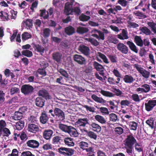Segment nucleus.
I'll return each mask as SVG.
<instances>
[{"instance_id":"obj_1","label":"nucleus","mask_w":156,"mask_h":156,"mask_svg":"<svg viewBox=\"0 0 156 156\" xmlns=\"http://www.w3.org/2000/svg\"><path fill=\"white\" fill-rule=\"evenodd\" d=\"M124 142L126 152L129 156H133V146L137 143V142L133 134L128 135L124 141Z\"/></svg>"},{"instance_id":"obj_2","label":"nucleus","mask_w":156,"mask_h":156,"mask_svg":"<svg viewBox=\"0 0 156 156\" xmlns=\"http://www.w3.org/2000/svg\"><path fill=\"white\" fill-rule=\"evenodd\" d=\"M59 128L62 130L68 133L72 136L76 137L79 135V133L77 130L72 126L61 124L59 125Z\"/></svg>"},{"instance_id":"obj_3","label":"nucleus","mask_w":156,"mask_h":156,"mask_svg":"<svg viewBox=\"0 0 156 156\" xmlns=\"http://www.w3.org/2000/svg\"><path fill=\"white\" fill-rule=\"evenodd\" d=\"M6 124L4 120L0 121V136L3 134V136L8 137L11 133L9 129L6 127Z\"/></svg>"},{"instance_id":"obj_4","label":"nucleus","mask_w":156,"mask_h":156,"mask_svg":"<svg viewBox=\"0 0 156 156\" xmlns=\"http://www.w3.org/2000/svg\"><path fill=\"white\" fill-rule=\"evenodd\" d=\"M22 93L25 96H29L34 91L33 87L29 84H25L22 85L21 88Z\"/></svg>"},{"instance_id":"obj_5","label":"nucleus","mask_w":156,"mask_h":156,"mask_svg":"<svg viewBox=\"0 0 156 156\" xmlns=\"http://www.w3.org/2000/svg\"><path fill=\"white\" fill-rule=\"evenodd\" d=\"M54 112L57 121H62L65 119V113L61 109L55 107L54 109Z\"/></svg>"},{"instance_id":"obj_6","label":"nucleus","mask_w":156,"mask_h":156,"mask_svg":"<svg viewBox=\"0 0 156 156\" xmlns=\"http://www.w3.org/2000/svg\"><path fill=\"white\" fill-rule=\"evenodd\" d=\"M58 152L65 156H72L74 154V149L62 147L58 149Z\"/></svg>"},{"instance_id":"obj_7","label":"nucleus","mask_w":156,"mask_h":156,"mask_svg":"<svg viewBox=\"0 0 156 156\" xmlns=\"http://www.w3.org/2000/svg\"><path fill=\"white\" fill-rule=\"evenodd\" d=\"M156 98H154L152 100H149L147 103L145 104V108L146 110L150 112L152 110L154 107L156 106Z\"/></svg>"},{"instance_id":"obj_8","label":"nucleus","mask_w":156,"mask_h":156,"mask_svg":"<svg viewBox=\"0 0 156 156\" xmlns=\"http://www.w3.org/2000/svg\"><path fill=\"white\" fill-rule=\"evenodd\" d=\"M73 60L78 64L83 65L86 63V60L82 55L78 54H75L73 56Z\"/></svg>"},{"instance_id":"obj_9","label":"nucleus","mask_w":156,"mask_h":156,"mask_svg":"<svg viewBox=\"0 0 156 156\" xmlns=\"http://www.w3.org/2000/svg\"><path fill=\"white\" fill-rule=\"evenodd\" d=\"M90 120L87 118H80L78 119L76 123L79 126L85 127L87 125H89L90 124Z\"/></svg>"},{"instance_id":"obj_10","label":"nucleus","mask_w":156,"mask_h":156,"mask_svg":"<svg viewBox=\"0 0 156 156\" xmlns=\"http://www.w3.org/2000/svg\"><path fill=\"white\" fill-rule=\"evenodd\" d=\"M78 51L87 57H89L90 55V49L89 48L84 45H80L78 48Z\"/></svg>"},{"instance_id":"obj_11","label":"nucleus","mask_w":156,"mask_h":156,"mask_svg":"<svg viewBox=\"0 0 156 156\" xmlns=\"http://www.w3.org/2000/svg\"><path fill=\"white\" fill-rule=\"evenodd\" d=\"M26 144L27 147L33 149L38 148L40 145L39 142L35 140H30L27 141Z\"/></svg>"},{"instance_id":"obj_12","label":"nucleus","mask_w":156,"mask_h":156,"mask_svg":"<svg viewBox=\"0 0 156 156\" xmlns=\"http://www.w3.org/2000/svg\"><path fill=\"white\" fill-rule=\"evenodd\" d=\"M70 2H68L65 4V12L67 15L72 14L71 13L72 8V5L74 2V0H70Z\"/></svg>"},{"instance_id":"obj_13","label":"nucleus","mask_w":156,"mask_h":156,"mask_svg":"<svg viewBox=\"0 0 156 156\" xmlns=\"http://www.w3.org/2000/svg\"><path fill=\"white\" fill-rule=\"evenodd\" d=\"M118 50L122 53L126 54L128 52V47L122 43H119L117 45Z\"/></svg>"},{"instance_id":"obj_14","label":"nucleus","mask_w":156,"mask_h":156,"mask_svg":"<svg viewBox=\"0 0 156 156\" xmlns=\"http://www.w3.org/2000/svg\"><path fill=\"white\" fill-rule=\"evenodd\" d=\"M52 56L53 59L59 63L61 61L62 54L60 52H55L52 54Z\"/></svg>"},{"instance_id":"obj_15","label":"nucleus","mask_w":156,"mask_h":156,"mask_svg":"<svg viewBox=\"0 0 156 156\" xmlns=\"http://www.w3.org/2000/svg\"><path fill=\"white\" fill-rule=\"evenodd\" d=\"M38 94L39 96L42 97L46 100L51 99L52 98L48 92L44 89L39 90Z\"/></svg>"},{"instance_id":"obj_16","label":"nucleus","mask_w":156,"mask_h":156,"mask_svg":"<svg viewBox=\"0 0 156 156\" xmlns=\"http://www.w3.org/2000/svg\"><path fill=\"white\" fill-rule=\"evenodd\" d=\"M32 45L34 50L37 52H39L41 55H42L44 53L45 48L41 44L33 43Z\"/></svg>"},{"instance_id":"obj_17","label":"nucleus","mask_w":156,"mask_h":156,"mask_svg":"<svg viewBox=\"0 0 156 156\" xmlns=\"http://www.w3.org/2000/svg\"><path fill=\"white\" fill-rule=\"evenodd\" d=\"M53 131L51 129H45L43 132V137L46 140H49L52 136Z\"/></svg>"},{"instance_id":"obj_18","label":"nucleus","mask_w":156,"mask_h":156,"mask_svg":"<svg viewBox=\"0 0 156 156\" xmlns=\"http://www.w3.org/2000/svg\"><path fill=\"white\" fill-rule=\"evenodd\" d=\"M28 130L29 132L36 133L39 130L38 126L35 124L30 123L28 125Z\"/></svg>"},{"instance_id":"obj_19","label":"nucleus","mask_w":156,"mask_h":156,"mask_svg":"<svg viewBox=\"0 0 156 156\" xmlns=\"http://www.w3.org/2000/svg\"><path fill=\"white\" fill-rule=\"evenodd\" d=\"M64 31L66 34L69 36L72 35L75 33V29L74 27L70 25L65 27Z\"/></svg>"},{"instance_id":"obj_20","label":"nucleus","mask_w":156,"mask_h":156,"mask_svg":"<svg viewBox=\"0 0 156 156\" xmlns=\"http://www.w3.org/2000/svg\"><path fill=\"white\" fill-rule=\"evenodd\" d=\"M89 126L92 127V129L94 131L99 132L101 130V127L98 124L92 122L91 120Z\"/></svg>"},{"instance_id":"obj_21","label":"nucleus","mask_w":156,"mask_h":156,"mask_svg":"<svg viewBox=\"0 0 156 156\" xmlns=\"http://www.w3.org/2000/svg\"><path fill=\"white\" fill-rule=\"evenodd\" d=\"M126 44L132 51L136 53L138 52V49L133 42L130 41H128L126 42Z\"/></svg>"},{"instance_id":"obj_22","label":"nucleus","mask_w":156,"mask_h":156,"mask_svg":"<svg viewBox=\"0 0 156 156\" xmlns=\"http://www.w3.org/2000/svg\"><path fill=\"white\" fill-rule=\"evenodd\" d=\"M49 118L45 112H42L40 118V122L42 124H45L48 120Z\"/></svg>"},{"instance_id":"obj_23","label":"nucleus","mask_w":156,"mask_h":156,"mask_svg":"<svg viewBox=\"0 0 156 156\" xmlns=\"http://www.w3.org/2000/svg\"><path fill=\"white\" fill-rule=\"evenodd\" d=\"M63 140L65 144L69 147L73 146L74 145L73 140L71 137H65Z\"/></svg>"},{"instance_id":"obj_24","label":"nucleus","mask_w":156,"mask_h":156,"mask_svg":"<svg viewBox=\"0 0 156 156\" xmlns=\"http://www.w3.org/2000/svg\"><path fill=\"white\" fill-rule=\"evenodd\" d=\"M85 132L86 134L90 138L96 140L97 138V135L94 132L91 131H88L86 129H83L82 130V132Z\"/></svg>"},{"instance_id":"obj_25","label":"nucleus","mask_w":156,"mask_h":156,"mask_svg":"<svg viewBox=\"0 0 156 156\" xmlns=\"http://www.w3.org/2000/svg\"><path fill=\"white\" fill-rule=\"evenodd\" d=\"M45 101L42 98L37 97L35 100V105L37 106L42 107L44 105Z\"/></svg>"},{"instance_id":"obj_26","label":"nucleus","mask_w":156,"mask_h":156,"mask_svg":"<svg viewBox=\"0 0 156 156\" xmlns=\"http://www.w3.org/2000/svg\"><path fill=\"white\" fill-rule=\"evenodd\" d=\"M134 41L138 46L140 47L143 46V40H142L141 36H135L134 38Z\"/></svg>"},{"instance_id":"obj_27","label":"nucleus","mask_w":156,"mask_h":156,"mask_svg":"<svg viewBox=\"0 0 156 156\" xmlns=\"http://www.w3.org/2000/svg\"><path fill=\"white\" fill-rule=\"evenodd\" d=\"M89 30L88 28L80 26L77 27L76 29L77 32L80 34H83L87 33Z\"/></svg>"},{"instance_id":"obj_28","label":"nucleus","mask_w":156,"mask_h":156,"mask_svg":"<svg viewBox=\"0 0 156 156\" xmlns=\"http://www.w3.org/2000/svg\"><path fill=\"white\" fill-rule=\"evenodd\" d=\"M123 80L126 83H130L133 82L135 79L131 75H126L124 76Z\"/></svg>"},{"instance_id":"obj_29","label":"nucleus","mask_w":156,"mask_h":156,"mask_svg":"<svg viewBox=\"0 0 156 156\" xmlns=\"http://www.w3.org/2000/svg\"><path fill=\"white\" fill-rule=\"evenodd\" d=\"M93 66L94 68L96 69L97 71L103 72L104 71V68L103 66L98 62L94 61L93 63Z\"/></svg>"},{"instance_id":"obj_30","label":"nucleus","mask_w":156,"mask_h":156,"mask_svg":"<svg viewBox=\"0 0 156 156\" xmlns=\"http://www.w3.org/2000/svg\"><path fill=\"white\" fill-rule=\"evenodd\" d=\"M108 81L110 84H117L119 82L120 78H117L115 79L113 78L109 77L108 79Z\"/></svg>"},{"instance_id":"obj_31","label":"nucleus","mask_w":156,"mask_h":156,"mask_svg":"<svg viewBox=\"0 0 156 156\" xmlns=\"http://www.w3.org/2000/svg\"><path fill=\"white\" fill-rule=\"evenodd\" d=\"M91 98L95 101L100 103H105L106 101L102 98L98 97L95 94H93L91 96Z\"/></svg>"},{"instance_id":"obj_32","label":"nucleus","mask_w":156,"mask_h":156,"mask_svg":"<svg viewBox=\"0 0 156 156\" xmlns=\"http://www.w3.org/2000/svg\"><path fill=\"white\" fill-rule=\"evenodd\" d=\"M15 126L17 130H21L24 126V121L20 120L16 123Z\"/></svg>"},{"instance_id":"obj_33","label":"nucleus","mask_w":156,"mask_h":156,"mask_svg":"<svg viewBox=\"0 0 156 156\" xmlns=\"http://www.w3.org/2000/svg\"><path fill=\"white\" fill-rule=\"evenodd\" d=\"M86 151L88 152L87 154V156H94V153H95L94 148L92 147H89L85 149Z\"/></svg>"},{"instance_id":"obj_34","label":"nucleus","mask_w":156,"mask_h":156,"mask_svg":"<svg viewBox=\"0 0 156 156\" xmlns=\"http://www.w3.org/2000/svg\"><path fill=\"white\" fill-rule=\"evenodd\" d=\"M129 125L130 130H136L138 126V123L134 121H131L129 122Z\"/></svg>"},{"instance_id":"obj_35","label":"nucleus","mask_w":156,"mask_h":156,"mask_svg":"<svg viewBox=\"0 0 156 156\" xmlns=\"http://www.w3.org/2000/svg\"><path fill=\"white\" fill-rule=\"evenodd\" d=\"M23 117V113L22 112H16L13 116V119L15 120H19L21 119Z\"/></svg>"},{"instance_id":"obj_36","label":"nucleus","mask_w":156,"mask_h":156,"mask_svg":"<svg viewBox=\"0 0 156 156\" xmlns=\"http://www.w3.org/2000/svg\"><path fill=\"white\" fill-rule=\"evenodd\" d=\"M85 40L95 46L98 45L99 44V42L96 40L92 37L86 38Z\"/></svg>"},{"instance_id":"obj_37","label":"nucleus","mask_w":156,"mask_h":156,"mask_svg":"<svg viewBox=\"0 0 156 156\" xmlns=\"http://www.w3.org/2000/svg\"><path fill=\"white\" fill-rule=\"evenodd\" d=\"M147 24L150 27L151 30L154 33L156 34V23L154 22H148Z\"/></svg>"},{"instance_id":"obj_38","label":"nucleus","mask_w":156,"mask_h":156,"mask_svg":"<svg viewBox=\"0 0 156 156\" xmlns=\"http://www.w3.org/2000/svg\"><path fill=\"white\" fill-rule=\"evenodd\" d=\"M140 30L146 35H150L151 33L150 30L146 27H140Z\"/></svg>"},{"instance_id":"obj_39","label":"nucleus","mask_w":156,"mask_h":156,"mask_svg":"<svg viewBox=\"0 0 156 156\" xmlns=\"http://www.w3.org/2000/svg\"><path fill=\"white\" fill-rule=\"evenodd\" d=\"M95 119L97 121L101 124H105L106 122L104 117L99 115H95Z\"/></svg>"},{"instance_id":"obj_40","label":"nucleus","mask_w":156,"mask_h":156,"mask_svg":"<svg viewBox=\"0 0 156 156\" xmlns=\"http://www.w3.org/2000/svg\"><path fill=\"white\" fill-rule=\"evenodd\" d=\"M133 14L140 17V19H144L147 17L145 13L140 11H135L133 12Z\"/></svg>"},{"instance_id":"obj_41","label":"nucleus","mask_w":156,"mask_h":156,"mask_svg":"<svg viewBox=\"0 0 156 156\" xmlns=\"http://www.w3.org/2000/svg\"><path fill=\"white\" fill-rule=\"evenodd\" d=\"M100 93L103 95L109 97H112L115 96V94L112 93L109 91H106L104 90H101L100 91Z\"/></svg>"},{"instance_id":"obj_42","label":"nucleus","mask_w":156,"mask_h":156,"mask_svg":"<svg viewBox=\"0 0 156 156\" xmlns=\"http://www.w3.org/2000/svg\"><path fill=\"white\" fill-rule=\"evenodd\" d=\"M51 32V30L49 28H45L43 30V35L44 38H47L49 37Z\"/></svg>"},{"instance_id":"obj_43","label":"nucleus","mask_w":156,"mask_h":156,"mask_svg":"<svg viewBox=\"0 0 156 156\" xmlns=\"http://www.w3.org/2000/svg\"><path fill=\"white\" fill-rule=\"evenodd\" d=\"M41 13L40 16L43 17L44 20L48 19L49 18V12L48 11L47 12V14L44 16L46 13V10L45 9H41L40 10Z\"/></svg>"},{"instance_id":"obj_44","label":"nucleus","mask_w":156,"mask_h":156,"mask_svg":"<svg viewBox=\"0 0 156 156\" xmlns=\"http://www.w3.org/2000/svg\"><path fill=\"white\" fill-rule=\"evenodd\" d=\"M110 120L112 122H115L116 121H119V120L118 119L117 115L115 113H112L109 115Z\"/></svg>"},{"instance_id":"obj_45","label":"nucleus","mask_w":156,"mask_h":156,"mask_svg":"<svg viewBox=\"0 0 156 156\" xmlns=\"http://www.w3.org/2000/svg\"><path fill=\"white\" fill-rule=\"evenodd\" d=\"M108 39L109 42L113 43L115 44H118L119 41L116 38L113 36H108Z\"/></svg>"},{"instance_id":"obj_46","label":"nucleus","mask_w":156,"mask_h":156,"mask_svg":"<svg viewBox=\"0 0 156 156\" xmlns=\"http://www.w3.org/2000/svg\"><path fill=\"white\" fill-rule=\"evenodd\" d=\"M22 54L23 55L28 57H30L33 56L32 52L29 50H23L22 52Z\"/></svg>"},{"instance_id":"obj_47","label":"nucleus","mask_w":156,"mask_h":156,"mask_svg":"<svg viewBox=\"0 0 156 156\" xmlns=\"http://www.w3.org/2000/svg\"><path fill=\"white\" fill-rule=\"evenodd\" d=\"M113 92L115 93V95L117 96L120 97H122L123 96V95H122L123 94V93L119 89L114 88L113 89Z\"/></svg>"},{"instance_id":"obj_48","label":"nucleus","mask_w":156,"mask_h":156,"mask_svg":"<svg viewBox=\"0 0 156 156\" xmlns=\"http://www.w3.org/2000/svg\"><path fill=\"white\" fill-rule=\"evenodd\" d=\"M89 16H87L83 14H82L79 17V19L80 20L82 21H87L90 19Z\"/></svg>"},{"instance_id":"obj_49","label":"nucleus","mask_w":156,"mask_h":156,"mask_svg":"<svg viewBox=\"0 0 156 156\" xmlns=\"http://www.w3.org/2000/svg\"><path fill=\"white\" fill-rule=\"evenodd\" d=\"M31 35L26 32H24L22 35V38L23 41H25L31 38Z\"/></svg>"},{"instance_id":"obj_50","label":"nucleus","mask_w":156,"mask_h":156,"mask_svg":"<svg viewBox=\"0 0 156 156\" xmlns=\"http://www.w3.org/2000/svg\"><path fill=\"white\" fill-rule=\"evenodd\" d=\"M146 123L148 125L151 129L154 127V120L152 117H150L146 121Z\"/></svg>"},{"instance_id":"obj_51","label":"nucleus","mask_w":156,"mask_h":156,"mask_svg":"<svg viewBox=\"0 0 156 156\" xmlns=\"http://www.w3.org/2000/svg\"><path fill=\"white\" fill-rule=\"evenodd\" d=\"M108 57L112 63H116L117 62V57L116 55H108Z\"/></svg>"},{"instance_id":"obj_52","label":"nucleus","mask_w":156,"mask_h":156,"mask_svg":"<svg viewBox=\"0 0 156 156\" xmlns=\"http://www.w3.org/2000/svg\"><path fill=\"white\" fill-rule=\"evenodd\" d=\"M80 147L83 150H85L88 146V144L87 143L82 141L80 142L79 144Z\"/></svg>"},{"instance_id":"obj_53","label":"nucleus","mask_w":156,"mask_h":156,"mask_svg":"<svg viewBox=\"0 0 156 156\" xmlns=\"http://www.w3.org/2000/svg\"><path fill=\"white\" fill-rule=\"evenodd\" d=\"M20 92V90L19 88L15 87H12L10 90L11 95H13L15 94L18 93Z\"/></svg>"},{"instance_id":"obj_54","label":"nucleus","mask_w":156,"mask_h":156,"mask_svg":"<svg viewBox=\"0 0 156 156\" xmlns=\"http://www.w3.org/2000/svg\"><path fill=\"white\" fill-rule=\"evenodd\" d=\"M98 53L99 56L103 60L105 63L106 64L109 63V62L108 59L105 55L101 52H99Z\"/></svg>"},{"instance_id":"obj_55","label":"nucleus","mask_w":156,"mask_h":156,"mask_svg":"<svg viewBox=\"0 0 156 156\" xmlns=\"http://www.w3.org/2000/svg\"><path fill=\"white\" fill-rule=\"evenodd\" d=\"M59 72L63 76L66 78L69 77V75L67 71L64 69L62 68H60L59 70Z\"/></svg>"},{"instance_id":"obj_56","label":"nucleus","mask_w":156,"mask_h":156,"mask_svg":"<svg viewBox=\"0 0 156 156\" xmlns=\"http://www.w3.org/2000/svg\"><path fill=\"white\" fill-rule=\"evenodd\" d=\"M115 131L116 134L121 135L123 132V129L121 127H117L115 128Z\"/></svg>"},{"instance_id":"obj_57","label":"nucleus","mask_w":156,"mask_h":156,"mask_svg":"<svg viewBox=\"0 0 156 156\" xmlns=\"http://www.w3.org/2000/svg\"><path fill=\"white\" fill-rule=\"evenodd\" d=\"M73 12H74L75 14L79 15L81 11L79 7H76L72 9L71 11V14H73L72 13Z\"/></svg>"},{"instance_id":"obj_58","label":"nucleus","mask_w":156,"mask_h":156,"mask_svg":"<svg viewBox=\"0 0 156 156\" xmlns=\"http://www.w3.org/2000/svg\"><path fill=\"white\" fill-rule=\"evenodd\" d=\"M135 149L138 152H143V148L137 142L135 145Z\"/></svg>"},{"instance_id":"obj_59","label":"nucleus","mask_w":156,"mask_h":156,"mask_svg":"<svg viewBox=\"0 0 156 156\" xmlns=\"http://www.w3.org/2000/svg\"><path fill=\"white\" fill-rule=\"evenodd\" d=\"M128 27L130 28H136L139 26L138 24L135 22L128 21Z\"/></svg>"},{"instance_id":"obj_60","label":"nucleus","mask_w":156,"mask_h":156,"mask_svg":"<svg viewBox=\"0 0 156 156\" xmlns=\"http://www.w3.org/2000/svg\"><path fill=\"white\" fill-rule=\"evenodd\" d=\"M20 139L23 141H25L28 139V137L26 133L24 132H22L20 136Z\"/></svg>"},{"instance_id":"obj_61","label":"nucleus","mask_w":156,"mask_h":156,"mask_svg":"<svg viewBox=\"0 0 156 156\" xmlns=\"http://www.w3.org/2000/svg\"><path fill=\"white\" fill-rule=\"evenodd\" d=\"M142 76L146 78H148L150 75V72L145 69L140 73Z\"/></svg>"},{"instance_id":"obj_62","label":"nucleus","mask_w":156,"mask_h":156,"mask_svg":"<svg viewBox=\"0 0 156 156\" xmlns=\"http://www.w3.org/2000/svg\"><path fill=\"white\" fill-rule=\"evenodd\" d=\"M37 72L40 75H43L44 76L47 75V72L44 69L39 68Z\"/></svg>"},{"instance_id":"obj_63","label":"nucleus","mask_w":156,"mask_h":156,"mask_svg":"<svg viewBox=\"0 0 156 156\" xmlns=\"http://www.w3.org/2000/svg\"><path fill=\"white\" fill-rule=\"evenodd\" d=\"M132 100L135 102H139L140 99L138 94H133L131 96Z\"/></svg>"},{"instance_id":"obj_64","label":"nucleus","mask_w":156,"mask_h":156,"mask_svg":"<svg viewBox=\"0 0 156 156\" xmlns=\"http://www.w3.org/2000/svg\"><path fill=\"white\" fill-rule=\"evenodd\" d=\"M21 156H35V155L30 151H26L22 152Z\"/></svg>"}]
</instances>
